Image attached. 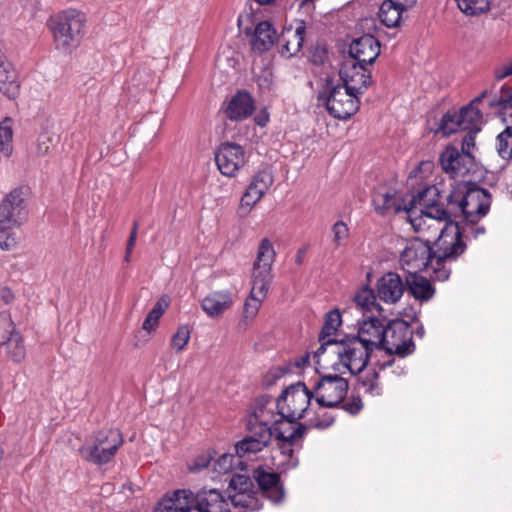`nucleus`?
<instances>
[{
  "instance_id": "nucleus-1",
  "label": "nucleus",
  "mask_w": 512,
  "mask_h": 512,
  "mask_svg": "<svg viewBox=\"0 0 512 512\" xmlns=\"http://www.w3.org/2000/svg\"><path fill=\"white\" fill-rule=\"evenodd\" d=\"M372 351L353 336H346L339 341L324 342L314 352L315 363H330L331 368L339 374L349 372L357 374L367 366Z\"/></svg>"
},
{
  "instance_id": "nucleus-2",
  "label": "nucleus",
  "mask_w": 512,
  "mask_h": 512,
  "mask_svg": "<svg viewBox=\"0 0 512 512\" xmlns=\"http://www.w3.org/2000/svg\"><path fill=\"white\" fill-rule=\"evenodd\" d=\"M86 18L83 13L68 9L56 13L47 20L54 48L63 55L76 50L85 34Z\"/></svg>"
},
{
  "instance_id": "nucleus-3",
  "label": "nucleus",
  "mask_w": 512,
  "mask_h": 512,
  "mask_svg": "<svg viewBox=\"0 0 512 512\" xmlns=\"http://www.w3.org/2000/svg\"><path fill=\"white\" fill-rule=\"evenodd\" d=\"M28 209L26 194L23 189L16 188L8 193L0 203V248L13 250L18 246L20 237L16 228L27 219Z\"/></svg>"
},
{
  "instance_id": "nucleus-4",
  "label": "nucleus",
  "mask_w": 512,
  "mask_h": 512,
  "mask_svg": "<svg viewBox=\"0 0 512 512\" xmlns=\"http://www.w3.org/2000/svg\"><path fill=\"white\" fill-rule=\"evenodd\" d=\"M432 242L436 248L434 251L435 279L444 281L448 279L451 272L447 264L456 260L466 249L458 224L450 221Z\"/></svg>"
},
{
  "instance_id": "nucleus-5",
  "label": "nucleus",
  "mask_w": 512,
  "mask_h": 512,
  "mask_svg": "<svg viewBox=\"0 0 512 512\" xmlns=\"http://www.w3.org/2000/svg\"><path fill=\"white\" fill-rule=\"evenodd\" d=\"M123 438L119 430L99 431L87 441L79 452L83 459L96 465L110 462L122 446Z\"/></svg>"
},
{
  "instance_id": "nucleus-6",
  "label": "nucleus",
  "mask_w": 512,
  "mask_h": 512,
  "mask_svg": "<svg viewBox=\"0 0 512 512\" xmlns=\"http://www.w3.org/2000/svg\"><path fill=\"white\" fill-rule=\"evenodd\" d=\"M431 243L416 237L407 241L400 255V265L408 274L426 271L435 278L434 252Z\"/></svg>"
},
{
  "instance_id": "nucleus-7",
  "label": "nucleus",
  "mask_w": 512,
  "mask_h": 512,
  "mask_svg": "<svg viewBox=\"0 0 512 512\" xmlns=\"http://www.w3.org/2000/svg\"><path fill=\"white\" fill-rule=\"evenodd\" d=\"M314 397L305 383L297 382L288 386L278 397L276 408L281 418L299 420L308 412L311 399Z\"/></svg>"
},
{
  "instance_id": "nucleus-8",
  "label": "nucleus",
  "mask_w": 512,
  "mask_h": 512,
  "mask_svg": "<svg viewBox=\"0 0 512 512\" xmlns=\"http://www.w3.org/2000/svg\"><path fill=\"white\" fill-rule=\"evenodd\" d=\"M325 104L328 112L335 118L347 119L359 109L357 94L341 86L328 82L325 88Z\"/></svg>"
},
{
  "instance_id": "nucleus-9",
  "label": "nucleus",
  "mask_w": 512,
  "mask_h": 512,
  "mask_svg": "<svg viewBox=\"0 0 512 512\" xmlns=\"http://www.w3.org/2000/svg\"><path fill=\"white\" fill-rule=\"evenodd\" d=\"M348 382L339 375L322 376L313 387V394L320 407L335 408L348 393Z\"/></svg>"
},
{
  "instance_id": "nucleus-10",
  "label": "nucleus",
  "mask_w": 512,
  "mask_h": 512,
  "mask_svg": "<svg viewBox=\"0 0 512 512\" xmlns=\"http://www.w3.org/2000/svg\"><path fill=\"white\" fill-rule=\"evenodd\" d=\"M407 220L414 231L422 234L431 243L451 220L445 210H432V212H419L415 209L408 210Z\"/></svg>"
},
{
  "instance_id": "nucleus-11",
  "label": "nucleus",
  "mask_w": 512,
  "mask_h": 512,
  "mask_svg": "<svg viewBox=\"0 0 512 512\" xmlns=\"http://www.w3.org/2000/svg\"><path fill=\"white\" fill-rule=\"evenodd\" d=\"M380 348L400 357L413 353L415 345L412 330L404 321H393L386 328Z\"/></svg>"
},
{
  "instance_id": "nucleus-12",
  "label": "nucleus",
  "mask_w": 512,
  "mask_h": 512,
  "mask_svg": "<svg viewBox=\"0 0 512 512\" xmlns=\"http://www.w3.org/2000/svg\"><path fill=\"white\" fill-rule=\"evenodd\" d=\"M274 182L273 175L268 170L256 173L243 193L237 213L240 217H247L255 205L260 202Z\"/></svg>"
},
{
  "instance_id": "nucleus-13",
  "label": "nucleus",
  "mask_w": 512,
  "mask_h": 512,
  "mask_svg": "<svg viewBox=\"0 0 512 512\" xmlns=\"http://www.w3.org/2000/svg\"><path fill=\"white\" fill-rule=\"evenodd\" d=\"M276 252L268 238H263L257 249L256 259L252 269V284L270 288L273 279L272 267Z\"/></svg>"
},
{
  "instance_id": "nucleus-14",
  "label": "nucleus",
  "mask_w": 512,
  "mask_h": 512,
  "mask_svg": "<svg viewBox=\"0 0 512 512\" xmlns=\"http://www.w3.org/2000/svg\"><path fill=\"white\" fill-rule=\"evenodd\" d=\"M215 162L222 175L235 177L246 163V153L239 144L225 142L217 148Z\"/></svg>"
},
{
  "instance_id": "nucleus-15",
  "label": "nucleus",
  "mask_w": 512,
  "mask_h": 512,
  "mask_svg": "<svg viewBox=\"0 0 512 512\" xmlns=\"http://www.w3.org/2000/svg\"><path fill=\"white\" fill-rule=\"evenodd\" d=\"M342 87L355 94L364 93L371 84V73L355 59L346 60L340 69Z\"/></svg>"
},
{
  "instance_id": "nucleus-16",
  "label": "nucleus",
  "mask_w": 512,
  "mask_h": 512,
  "mask_svg": "<svg viewBox=\"0 0 512 512\" xmlns=\"http://www.w3.org/2000/svg\"><path fill=\"white\" fill-rule=\"evenodd\" d=\"M490 204V196L486 190L472 188L463 196L459 207L466 220L475 223L488 213Z\"/></svg>"
},
{
  "instance_id": "nucleus-17",
  "label": "nucleus",
  "mask_w": 512,
  "mask_h": 512,
  "mask_svg": "<svg viewBox=\"0 0 512 512\" xmlns=\"http://www.w3.org/2000/svg\"><path fill=\"white\" fill-rule=\"evenodd\" d=\"M385 328L383 322L377 318V315H367L358 323L357 335H353V337L373 351L380 348L381 343H383Z\"/></svg>"
},
{
  "instance_id": "nucleus-18",
  "label": "nucleus",
  "mask_w": 512,
  "mask_h": 512,
  "mask_svg": "<svg viewBox=\"0 0 512 512\" xmlns=\"http://www.w3.org/2000/svg\"><path fill=\"white\" fill-rule=\"evenodd\" d=\"M408 196L401 197L393 188L379 187L372 198L375 210L380 214L407 213Z\"/></svg>"
},
{
  "instance_id": "nucleus-19",
  "label": "nucleus",
  "mask_w": 512,
  "mask_h": 512,
  "mask_svg": "<svg viewBox=\"0 0 512 512\" xmlns=\"http://www.w3.org/2000/svg\"><path fill=\"white\" fill-rule=\"evenodd\" d=\"M440 163L442 168L453 178L465 176L474 163L473 155L459 152L455 147H447L441 154Z\"/></svg>"
},
{
  "instance_id": "nucleus-20",
  "label": "nucleus",
  "mask_w": 512,
  "mask_h": 512,
  "mask_svg": "<svg viewBox=\"0 0 512 512\" xmlns=\"http://www.w3.org/2000/svg\"><path fill=\"white\" fill-rule=\"evenodd\" d=\"M193 512H231L230 504L217 489H203L193 493Z\"/></svg>"
},
{
  "instance_id": "nucleus-21",
  "label": "nucleus",
  "mask_w": 512,
  "mask_h": 512,
  "mask_svg": "<svg viewBox=\"0 0 512 512\" xmlns=\"http://www.w3.org/2000/svg\"><path fill=\"white\" fill-rule=\"evenodd\" d=\"M269 288L263 284H252L250 295L244 303L243 313L238 322V330L245 331L255 320L261 305L268 294Z\"/></svg>"
},
{
  "instance_id": "nucleus-22",
  "label": "nucleus",
  "mask_w": 512,
  "mask_h": 512,
  "mask_svg": "<svg viewBox=\"0 0 512 512\" xmlns=\"http://www.w3.org/2000/svg\"><path fill=\"white\" fill-rule=\"evenodd\" d=\"M253 477L259 485L262 494L272 501L279 503L284 498V489L279 481L277 473L267 470L263 467H258L254 470Z\"/></svg>"
},
{
  "instance_id": "nucleus-23",
  "label": "nucleus",
  "mask_w": 512,
  "mask_h": 512,
  "mask_svg": "<svg viewBox=\"0 0 512 512\" xmlns=\"http://www.w3.org/2000/svg\"><path fill=\"white\" fill-rule=\"evenodd\" d=\"M349 53L350 59L360 64H372L380 53V43L374 36L366 34L351 43Z\"/></svg>"
},
{
  "instance_id": "nucleus-24",
  "label": "nucleus",
  "mask_w": 512,
  "mask_h": 512,
  "mask_svg": "<svg viewBox=\"0 0 512 512\" xmlns=\"http://www.w3.org/2000/svg\"><path fill=\"white\" fill-rule=\"evenodd\" d=\"M405 287L401 277L393 272L386 273L377 282V295L387 304H394L400 300Z\"/></svg>"
},
{
  "instance_id": "nucleus-25",
  "label": "nucleus",
  "mask_w": 512,
  "mask_h": 512,
  "mask_svg": "<svg viewBox=\"0 0 512 512\" xmlns=\"http://www.w3.org/2000/svg\"><path fill=\"white\" fill-rule=\"evenodd\" d=\"M155 512H193V493L185 489L174 491L158 503Z\"/></svg>"
},
{
  "instance_id": "nucleus-26",
  "label": "nucleus",
  "mask_w": 512,
  "mask_h": 512,
  "mask_svg": "<svg viewBox=\"0 0 512 512\" xmlns=\"http://www.w3.org/2000/svg\"><path fill=\"white\" fill-rule=\"evenodd\" d=\"M305 25L303 22L295 28L284 29L280 37V53L285 57H292L298 54L302 48L305 37Z\"/></svg>"
},
{
  "instance_id": "nucleus-27",
  "label": "nucleus",
  "mask_w": 512,
  "mask_h": 512,
  "mask_svg": "<svg viewBox=\"0 0 512 512\" xmlns=\"http://www.w3.org/2000/svg\"><path fill=\"white\" fill-rule=\"evenodd\" d=\"M440 193L436 186H428L417 195H408L407 211L410 209L419 212H432V210H444L438 204Z\"/></svg>"
},
{
  "instance_id": "nucleus-28",
  "label": "nucleus",
  "mask_w": 512,
  "mask_h": 512,
  "mask_svg": "<svg viewBox=\"0 0 512 512\" xmlns=\"http://www.w3.org/2000/svg\"><path fill=\"white\" fill-rule=\"evenodd\" d=\"M254 109V100L251 95L241 91L235 94L228 102L225 114L230 120L241 121L248 118Z\"/></svg>"
},
{
  "instance_id": "nucleus-29",
  "label": "nucleus",
  "mask_w": 512,
  "mask_h": 512,
  "mask_svg": "<svg viewBox=\"0 0 512 512\" xmlns=\"http://www.w3.org/2000/svg\"><path fill=\"white\" fill-rule=\"evenodd\" d=\"M0 92L10 99L19 94V83L16 71L0 49Z\"/></svg>"
},
{
  "instance_id": "nucleus-30",
  "label": "nucleus",
  "mask_w": 512,
  "mask_h": 512,
  "mask_svg": "<svg viewBox=\"0 0 512 512\" xmlns=\"http://www.w3.org/2000/svg\"><path fill=\"white\" fill-rule=\"evenodd\" d=\"M233 305V298L228 291H215L208 294L201 303L204 312L212 318L219 317Z\"/></svg>"
},
{
  "instance_id": "nucleus-31",
  "label": "nucleus",
  "mask_w": 512,
  "mask_h": 512,
  "mask_svg": "<svg viewBox=\"0 0 512 512\" xmlns=\"http://www.w3.org/2000/svg\"><path fill=\"white\" fill-rule=\"evenodd\" d=\"M277 38L276 30L268 21L257 24L251 39V47L254 52L263 53L269 50Z\"/></svg>"
},
{
  "instance_id": "nucleus-32",
  "label": "nucleus",
  "mask_w": 512,
  "mask_h": 512,
  "mask_svg": "<svg viewBox=\"0 0 512 512\" xmlns=\"http://www.w3.org/2000/svg\"><path fill=\"white\" fill-rule=\"evenodd\" d=\"M296 421L287 418L274 421L273 433L279 442H297L303 437L306 427Z\"/></svg>"
},
{
  "instance_id": "nucleus-33",
  "label": "nucleus",
  "mask_w": 512,
  "mask_h": 512,
  "mask_svg": "<svg viewBox=\"0 0 512 512\" xmlns=\"http://www.w3.org/2000/svg\"><path fill=\"white\" fill-rule=\"evenodd\" d=\"M489 96L488 91H483L468 106L463 107L457 112V118L461 121L463 130L480 129L482 114L478 108V103Z\"/></svg>"
},
{
  "instance_id": "nucleus-34",
  "label": "nucleus",
  "mask_w": 512,
  "mask_h": 512,
  "mask_svg": "<svg viewBox=\"0 0 512 512\" xmlns=\"http://www.w3.org/2000/svg\"><path fill=\"white\" fill-rule=\"evenodd\" d=\"M406 285L409 293L420 302L429 301L435 294V289L430 281L418 273L408 274Z\"/></svg>"
},
{
  "instance_id": "nucleus-35",
  "label": "nucleus",
  "mask_w": 512,
  "mask_h": 512,
  "mask_svg": "<svg viewBox=\"0 0 512 512\" xmlns=\"http://www.w3.org/2000/svg\"><path fill=\"white\" fill-rule=\"evenodd\" d=\"M275 407L276 403L271 399L267 397L257 398L252 406V411L248 420L252 424L262 423L271 426V424L276 421L274 412Z\"/></svg>"
},
{
  "instance_id": "nucleus-36",
  "label": "nucleus",
  "mask_w": 512,
  "mask_h": 512,
  "mask_svg": "<svg viewBox=\"0 0 512 512\" xmlns=\"http://www.w3.org/2000/svg\"><path fill=\"white\" fill-rule=\"evenodd\" d=\"M409 9L408 6L399 5L398 1L386 0L379 9V19L387 27H397L402 19L403 13Z\"/></svg>"
},
{
  "instance_id": "nucleus-37",
  "label": "nucleus",
  "mask_w": 512,
  "mask_h": 512,
  "mask_svg": "<svg viewBox=\"0 0 512 512\" xmlns=\"http://www.w3.org/2000/svg\"><path fill=\"white\" fill-rule=\"evenodd\" d=\"M15 120L6 116L0 121V155L5 158L12 156L14 151Z\"/></svg>"
},
{
  "instance_id": "nucleus-38",
  "label": "nucleus",
  "mask_w": 512,
  "mask_h": 512,
  "mask_svg": "<svg viewBox=\"0 0 512 512\" xmlns=\"http://www.w3.org/2000/svg\"><path fill=\"white\" fill-rule=\"evenodd\" d=\"M356 307L363 313V317L369 315H380L381 306L376 302L374 292L370 288L360 289L354 296Z\"/></svg>"
},
{
  "instance_id": "nucleus-39",
  "label": "nucleus",
  "mask_w": 512,
  "mask_h": 512,
  "mask_svg": "<svg viewBox=\"0 0 512 512\" xmlns=\"http://www.w3.org/2000/svg\"><path fill=\"white\" fill-rule=\"evenodd\" d=\"M168 306L169 300L167 296H162L160 299H158L151 311L146 316L142 324V329L148 334L154 333L159 326L160 318L163 316Z\"/></svg>"
},
{
  "instance_id": "nucleus-40",
  "label": "nucleus",
  "mask_w": 512,
  "mask_h": 512,
  "mask_svg": "<svg viewBox=\"0 0 512 512\" xmlns=\"http://www.w3.org/2000/svg\"><path fill=\"white\" fill-rule=\"evenodd\" d=\"M229 499L234 508H239L243 511H256L262 507V504L254 491L246 493H230Z\"/></svg>"
},
{
  "instance_id": "nucleus-41",
  "label": "nucleus",
  "mask_w": 512,
  "mask_h": 512,
  "mask_svg": "<svg viewBox=\"0 0 512 512\" xmlns=\"http://www.w3.org/2000/svg\"><path fill=\"white\" fill-rule=\"evenodd\" d=\"M341 324L342 318L339 310L335 309L327 313L324 325L319 335V341L321 342V345H324V342L328 341H338L332 337L336 334Z\"/></svg>"
},
{
  "instance_id": "nucleus-42",
  "label": "nucleus",
  "mask_w": 512,
  "mask_h": 512,
  "mask_svg": "<svg viewBox=\"0 0 512 512\" xmlns=\"http://www.w3.org/2000/svg\"><path fill=\"white\" fill-rule=\"evenodd\" d=\"M297 442L283 441L278 443V448L275 452L279 453V457H288V462H277L276 468L280 471H286L294 468L298 464V459L294 455L293 446Z\"/></svg>"
},
{
  "instance_id": "nucleus-43",
  "label": "nucleus",
  "mask_w": 512,
  "mask_h": 512,
  "mask_svg": "<svg viewBox=\"0 0 512 512\" xmlns=\"http://www.w3.org/2000/svg\"><path fill=\"white\" fill-rule=\"evenodd\" d=\"M6 348L8 356L14 362H21L26 356V348L23 343V339L21 335L17 332H14L6 341Z\"/></svg>"
},
{
  "instance_id": "nucleus-44",
  "label": "nucleus",
  "mask_w": 512,
  "mask_h": 512,
  "mask_svg": "<svg viewBox=\"0 0 512 512\" xmlns=\"http://www.w3.org/2000/svg\"><path fill=\"white\" fill-rule=\"evenodd\" d=\"M458 8L468 16L486 13L490 9V0H456Z\"/></svg>"
},
{
  "instance_id": "nucleus-45",
  "label": "nucleus",
  "mask_w": 512,
  "mask_h": 512,
  "mask_svg": "<svg viewBox=\"0 0 512 512\" xmlns=\"http://www.w3.org/2000/svg\"><path fill=\"white\" fill-rule=\"evenodd\" d=\"M266 445L262 441H258L254 436H246L235 445V451L238 457H244L249 454H255L261 451Z\"/></svg>"
},
{
  "instance_id": "nucleus-46",
  "label": "nucleus",
  "mask_w": 512,
  "mask_h": 512,
  "mask_svg": "<svg viewBox=\"0 0 512 512\" xmlns=\"http://www.w3.org/2000/svg\"><path fill=\"white\" fill-rule=\"evenodd\" d=\"M459 130H463V127L461 121L457 118V112L449 111L443 116L441 124L435 133L446 137Z\"/></svg>"
},
{
  "instance_id": "nucleus-47",
  "label": "nucleus",
  "mask_w": 512,
  "mask_h": 512,
  "mask_svg": "<svg viewBox=\"0 0 512 512\" xmlns=\"http://www.w3.org/2000/svg\"><path fill=\"white\" fill-rule=\"evenodd\" d=\"M191 338V330L188 325H179L172 335L170 340V347L176 352H182Z\"/></svg>"
},
{
  "instance_id": "nucleus-48",
  "label": "nucleus",
  "mask_w": 512,
  "mask_h": 512,
  "mask_svg": "<svg viewBox=\"0 0 512 512\" xmlns=\"http://www.w3.org/2000/svg\"><path fill=\"white\" fill-rule=\"evenodd\" d=\"M496 149L501 158L508 160L512 157V132L508 128L497 136Z\"/></svg>"
},
{
  "instance_id": "nucleus-49",
  "label": "nucleus",
  "mask_w": 512,
  "mask_h": 512,
  "mask_svg": "<svg viewBox=\"0 0 512 512\" xmlns=\"http://www.w3.org/2000/svg\"><path fill=\"white\" fill-rule=\"evenodd\" d=\"M247 428L250 436H254L258 441H262L264 445H268L271 440L273 431L270 425L262 423L252 424L248 420Z\"/></svg>"
},
{
  "instance_id": "nucleus-50",
  "label": "nucleus",
  "mask_w": 512,
  "mask_h": 512,
  "mask_svg": "<svg viewBox=\"0 0 512 512\" xmlns=\"http://www.w3.org/2000/svg\"><path fill=\"white\" fill-rule=\"evenodd\" d=\"M236 463H239L237 457L233 454L224 453L214 461L213 470L218 475H224L229 473Z\"/></svg>"
},
{
  "instance_id": "nucleus-51",
  "label": "nucleus",
  "mask_w": 512,
  "mask_h": 512,
  "mask_svg": "<svg viewBox=\"0 0 512 512\" xmlns=\"http://www.w3.org/2000/svg\"><path fill=\"white\" fill-rule=\"evenodd\" d=\"M230 493H246L253 491L251 479L246 475H234L229 484Z\"/></svg>"
},
{
  "instance_id": "nucleus-52",
  "label": "nucleus",
  "mask_w": 512,
  "mask_h": 512,
  "mask_svg": "<svg viewBox=\"0 0 512 512\" xmlns=\"http://www.w3.org/2000/svg\"><path fill=\"white\" fill-rule=\"evenodd\" d=\"M333 243L336 247L344 246L349 237V228L343 221L336 222L331 229Z\"/></svg>"
},
{
  "instance_id": "nucleus-53",
  "label": "nucleus",
  "mask_w": 512,
  "mask_h": 512,
  "mask_svg": "<svg viewBox=\"0 0 512 512\" xmlns=\"http://www.w3.org/2000/svg\"><path fill=\"white\" fill-rule=\"evenodd\" d=\"M322 408L323 407H320L319 410L315 412V416L309 419V425L311 427L325 429L333 423L334 418L330 414L324 412Z\"/></svg>"
},
{
  "instance_id": "nucleus-54",
  "label": "nucleus",
  "mask_w": 512,
  "mask_h": 512,
  "mask_svg": "<svg viewBox=\"0 0 512 512\" xmlns=\"http://www.w3.org/2000/svg\"><path fill=\"white\" fill-rule=\"evenodd\" d=\"M14 332V325L10 316L6 313H0V344L6 343Z\"/></svg>"
},
{
  "instance_id": "nucleus-55",
  "label": "nucleus",
  "mask_w": 512,
  "mask_h": 512,
  "mask_svg": "<svg viewBox=\"0 0 512 512\" xmlns=\"http://www.w3.org/2000/svg\"><path fill=\"white\" fill-rule=\"evenodd\" d=\"M489 104L491 106L499 105L502 106V118L504 123L506 124V128L512 132V104H509L506 99L500 98L497 101L495 99H490Z\"/></svg>"
},
{
  "instance_id": "nucleus-56",
  "label": "nucleus",
  "mask_w": 512,
  "mask_h": 512,
  "mask_svg": "<svg viewBox=\"0 0 512 512\" xmlns=\"http://www.w3.org/2000/svg\"><path fill=\"white\" fill-rule=\"evenodd\" d=\"M286 373L287 369L284 367H273L263 376V384L266 387H271L282 379Z\"/></svg>"
},
{
  "instance_id": "nucleus-57",
  "label": "nucleus",
  "mask_w": 512,
  "mask_h": 512,
  "mask_svg": "<svg viewBox=\"0 0 512 512\" xmlns=\"http://www.w3.org/2000/svg\"><path fill=\"white\" fill-rule=\"evenodd\" d=\"M365 392L371 395L380 394V387L377 381V374L375 372L368 373L361 382Z\"/></svg>"
},
{
  "instance_id": "nucleus-58",
  "label": "nucleus",
  "mask_w": 512,
  "mask_h": 512,
  "mask_svg": "<svg viewBox=\"0 0 512 512\" xmlns=\"http://www.w3.org/2000/svg\"><path fill=\"white\" fill-rule=\"evenodd\" d=\"M467 134L462 140L461 152L464 154L472 155L471 149L475 146V135L480 131V129L474 130H466Z\"/></svg>"
},
{
  "instance_id": "nucleus-59",
  "label": "nucleus",
  "mask_w": 512,
  "mask_h": 512,
  "mask_svg": "<svg viewBox=\"0 0 512 512\" xmlns=\"http://www.w3.org/2000/svg\"><path fill=\"white\" fill-rule=\"evenodd\" d=\"M51 144L52 138L48 134H41L37 139V154L40 156L46 155L50 150Z\"/></svg>"
},
{
  "instance_id": "nucleus-60",
  "label": "nucleus",
  "mask_w": 512,
  "mask_h": 512,
  "mask_svg": "<svg viewBox=\"0 0 512 512\" xmlns=\"http://www.w3.org/2000/svg\"><path fill=\"white\" fill-rule=\"evenodd\" d=\"M512 76V61H506L495 68V78L502 80L506 77Z\"/></svg>"
},
{
  "instance_id": "nucleus-61",
  "label": "nucleus",
  "mask_w": 512,
  "mask_h": 512,
  "mask_svg": "<svg viewBox=\"0 0 512 512\" xmlns=\"http://www.w3.org/2000/svg\"><path fill=\"white\" fill-rule=\"evenodd\" d=\"M137 230H138V223L135 222L133 224L132 231L130 233L128 242H127V248H126V255H125V261H129L130 255L132 253L133 247L135 245L136 239H137Z\"/></svg>"
},
{
  "instance_id": "nucleus-62",
  "label": "nucleus",
  "mask_w": 512,
  "mask_h": 512,
  "mask_svg": "<svg viewBox=\"0 0 512 512\" xmlns=\"http://www.w3.org/2000/svg\"><path fill=\"white\" fill-rule=\"evenodd\" d=\"M363 407V404H362V401L360 398L358 397H354L352 398L351 400H349L345 405H344V409L351 413V414H356L358 413Z\"/></svg>"
},
{
  "instance_id": "nucleus-63",
  "label": "nucleus",
  "mask_w": 512,
  "mask_h": 512,
  "mask_svg": "<svg viewBox=\"0 0 512 512\" xmlns=\"http://www.w3.org/2000/svg\"><path fill=\"white\" fill-rule=\"evenodd\" d=\"M317 0H295V4L303 13L309 15L315 10V2Z\"/></svg>"
},
{
  "instance_id": "nucleus-64",
  "label": "nucleus",
  "mask_w": 512,
  "mask_h": 512,
  "mask_svg": "<svg viewBox=\"0 0 512 512\" xmlns=\"http://www.w3.org/2000/svg\"><path fill=\"white\" fill-rule=\"evenodd\" d=\"M432 167H433V164L430 161L421 162L417 168H415L413 171H411L410 177L416 178V177H418L419 173H429V172H431Z\"/></svg>"
}]
</instances>
